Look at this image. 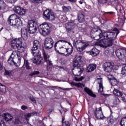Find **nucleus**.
<instances>
[{
	"instance_id": "nucleus-1",
	"label": "nucleus",
	"mask_w": 126,
	"mask_h": 126,
	"mask_svg": "<svg viewBox=\"0 0 126 126\" xmlns=\"http://www.w3.org/2000/svg\"><path fill=\"white\" fill-rule=\"evenodd\" d=\"M63 43H67V41L63 40H58L54 45L55 50L60 55L65 56L66 48L64 47Z\"/></svg>"
},
{
	"instance_id": "nucleus-2",
	"label": "nucleus",
	"mask_w": 126,
	"mask_h": 126,
	"mask_svg": "<svg viewBox=\"0 0 126 126\" xmlns=\"http://www.w3.org/2000/svg\"><path fill=\"white\" fill-rule=\"evenodd\" d=\"M89 45V43L87 42H83L81 40L76 38L73 40V46L76 49L78 52L81 53L87 48Z\"/></svg>"
},
{
	"instance_id": "nucleus-3",
	"label": "nucleus",
	"mask_w": 126,
	"mask_h": 126,
	"mask_svg": "<svg viewBox=\"0 0 126 126\" xmlns=\"http://www.w3.org/2000/svg\"><path fill=\"white\" fill-rule=\"evenodd\" d=\"M43 17L45 20H47V21H54L56 20L55 13L49 10H45L43 12Z\"/></svg>"
},
{
	"instance_id": "nucleus-4",
	"label": "nucleus",
	"mask_w": 126,
	"mask_h": 126,
	"mask_svg": "<svg viewBox=\"0 0 126 126\" xmlns=\"http://www.w3.org/2000/svg\"><path fill=\"white\" fill-rule=\"evenodd\" d=\"M39 32L43 36H47L50 32V27L49 24L44 23L39 26Z\"/></svg>"
},
{
	"instance_id": "nucleus-5",
	"label": "nucleus",
	"mask_w": 126,
	"mask_h": 126,
	"mask_svg": "<svg viewBox=\"0 0 126 126\" xmlns=\"http://www.w3.org/2000/svg\"><path fill=\"white\" fill-rule=\"evenodd\" d=\"M28 27H29V32L30 34H34L38 29V25L35 21L30 20L28 22Z\"/></svg>"
},
{
	"instance_id": "nucleus-6",
	"label": "nucleus",
	"mask_w": 126,
	"mask_h": 126,
	"mask_svg": "<svg viewBox=\"0 0 126 126\" xmlns=\"http://www.w3.org/2000/svg\"><path fill=\"white\" fill-rule=\"evenodd\" d=\"M95 35V36L93 37L94 40L98 41L100 39L103 38H104V32H102L101 30H97V29H93L91 31V33H94Z\"/></svg>"
},
{
	"instance_id": "nucleus-7",
	"label": "nucleus",
	"mask_w": 126,
	"mask_h": 126,
	"mask_svg": "<svg viewBox=\"0 0 126 126\" xmlns=\"http://www.w3.org/2000/svg\"><path fill=\"white\" fill-rule=\"evenodd\" d=\"M107 41L101 39L98 43L99 46L101 48H107V47H111L113 46V39H106Z\"/></svg>"
},
{
	"instance_id": "nucleus-8",
	"label": "nucleus",
	"mask_w": 126,
	"mask_h": 126,
	"mask_svg": "<svg viewBox=\"0 0 126 126\" xmlns=\"http://www.w3.org/2000/svg\"><path fill=\"white\" fill-rule=\"evenodd\" d=\"M94 115L97 120H104L105 118L104 115H103V112L102 111V107H101L98 108H96L94 110Z\"/></svg>"
},
{
	"instance_id": "nucleus-9",
	"label": "nucleus",
	"mask_w": 126,
	"mask_h": 126,
	"mask_svg": "<svg viewBox=\"0 0 126 126\" xmlns=\"http://www.w3.org/2000/svg\"><path fill=\"white\" fill-rule=\"evenodd\" d=\"M66 32L69 34H74L75 33V26L74 23L69 22L66 24L65 27Z\"/></svg>"
},
{
	"instance_id": "nucleus-10",
	"label": "nucleus",
	"mask_w": 126,
	"mask_h": 126,
	"mask_svg": "<svg viewBox=\"0 0 126 126\" xmlns=\"http://www.w3.org/2000/svg\"><path fill=\"white\" fill-rule=\"evenodd\" d=\"M44 44L46 50H51L54 47V40L51 37H47L45 38Z\"/></svg>"
},
{
	"instance_id": "nucleus-11",
	"label": "nucleus",
	"mask_w": 126,
	"mask_h": 126,
	"mask_svg": "<svg viewBox=\"0 0 126 126\" xmlns=\"http://www.w3.org/2000/svg\"><path fill=\"white\" fill-rule=\"evenodd\" d=\"M41 47V42L38 40H34L33 41V45L31 49L32 54H38L40 53L39 48Z\"/></svg>"
},
{
	"instance_id": "nucleus-12",
	"label": "nucleus",
	"mask_w": 126,
	"mask_h": 126,
	"mask_svg": "<svg viewBox=\"0 0 126 126\" xmlns=\"http://www.w3.org/2000/svg\"><path fill=\"white\" fill-rule=\"evenodd\" d=\"M116 55L119 60H124L126 58V49H119L116 51Z\"/></svg>"
},
{
	"instance_id": "nucleus-13",
	"label": "nucleus",
	"mask_w": 126,
	"mask_h": 126,
	"mask_svg": "<svg viewBox=\"0 0 126 126\" xmlns=\"http://www.w3.org/2000/svg\"><path fill=\"white\" fill-rule=\"evenodd\" d=\"M21 44H22V39L21 38L14 39L11 41V48L14 50H17V48Z\"/></svg>"
},
{
	"instance_id": "nucleus-14",
	"label": "nucleus",
	"mask_w": 126,
	"mask_h": 126,
	"mask_svg": "<svg viewBox=\"0 0 126 126\" xmlns=\"http://www.w3.org/2000/svg\"><path fill=\"white\" fill-rule=\"evenodd\" d=\"M34 56L33 58L32 59V61L33 63L35 64H40L42 63V57H41V53L38 52V53H32Z\"/></svg>"
},
{
	"instance_id": "nucleus-15",
	"label": "nucleus",
	"mask_w": 126,
	"mask_h": 126,
	"mask_svg": "<svg viewBox=\"0 0 126 126\" xmlns=\"http://www.w3.org/2000/svg\"><path fill=\"white\" fill-rule=\"evenodd\" d=\"M117 38L116 33L111 32H104V39L109 40H115Z\"/></svg>"
},
{
	"instance_id": "nucleus-16",
	"label": "nucleus",
	"mask_w": 126,
	"mask_h": 126,
	"mask_svg": "<svg viewBox=\"0 0 126 126\" xmlns=\"http://www.w3.org/2000/svg\"><path fill=\"white\" fill-rule=\"evenodd\" d=\"M43 60L45 63H46L47 66L49 67V66H51V65H53V63H52V61L50 60V55L48 54V53L45 52V50L43 51Z\"/></svg>"
},
{
	"instance_id": "nucleus-17",
	"label": "nucleus",
	"mask_w": 126,
	"mask_h": 126,
	"mask_svg": "<svg viewBox=\"0 0 126 126\" xmlns=\"http://www.w3.org/2000/svg\"><path fill=\"white\" fill-rule=\"evenodd\" d=\"M83 71H84L83 67H75L72 69V72L75 76L81 75Z\"/></svg>"
},
{
	"instance_id": "nucleus-18",
	"label": "nucleus",
	"mask_w": 126,
	"mask_h": 126,
	"mask_svg": "<svg viewBox=\"0 0 126 126\" xmlns=\"http://www.w3.org/2000/svg\"><path fill=\"white\" fill-rule=\"evenodd\" d=\"M114 63H105L103 65L104 70L106 72H111L114 69Z\"/></svg>"
},
{
	"instance_id": "nucleus-19",
	"label": "nucleus",
	"mask_w": 126,
	"mask_h": 126,
	"mask_svg": "<svg viewBox=\"0 0 126 126\" xmlns=\"http://www.w3.org/2000/svg\"><path fill=\"white\" fill-rule=\"evenodd\" d=\"M14 12L19 15H25L26 13V10L20 6H16L14 9Z\"/></svg>"
},
{
	"instance_id": "nucleus-20",
	"label": "nucleus",
	"mask_w": 126,
	"mask_h": 126,
	"mask_svg": "<svg viewBox=\"0 0 126 126\" xmlns=\"http://www.w3.org/2000/svg\"><path fill=\"white\" fill-rule=\"evenodd\" d=\"M21 36L22 38L25 41L28 39V29L26 27H23L21 29Z\"/></svg>"
},
{
	"instance_id": "nucleus-21",
	"label": "nucleus",
	"mask_w": 126,
	"mask_h": 126,
	"mask_svg": "<svg viewBox=\"0 0 126 126\" xmlns=\"http://www.w3.org/2000/svg\"><path fill=\"white\" fill-rule=\"evenodd\" d=\"M17 53L18 52L16 51H13L11 56H10V58L8 60V63L9 64H10V65H14V64H15V62H14V61H13V59H14L15 56H17Z\"/></svg>"
},
{
	"instance_id": "nucleus-22",
	"label": "nucleus",
	"mask_w": 126,
	"mask_h": 126,
	"mask_svg": "<svg viewBox=\"0 0 126 126\" xmlns=\"http://www.w3.org/2000/svg\"><path fill=\"white\" fill-rule=\"evenodd\" d=\"M7 23L10 25V26H13V27H17L18 28L21 25L20 22H18V20H7Z\"/></svg>"
},
{
	"instance_id": "nucleus-23",
	"label": "nucleus",
	"mask_w": 126,
	"mask_h": 126,
	"mask_svg": "<svg viewBox=\"0 0 126 126\" xmlns=\"http://www.w3.org/2000/svg\"><path fill=\"white\" fill-rule=\"evenodd\" d=\"M108 76L109 82L111 83L112 86H115V85H117L119 84V81H118L117 79L114 78V76H113V75L109 74L108 75Z\"/></svg>"
},
{
	"instance_id": "nucleus-24",
	"label": "nucleus",
	"mask_w": 126,
	"mask_h": 126,
	"mask_svg": "<svg viewBox=\"0 0 126 126\" xmlns=\"http://www.w3.org/2000/svg\"><path fill=\"white\" fill-rule=\"evenodd\" d=\"M78 20L80 23L84 22L85 19L84 18V12L83 11H79L78 14Z\"/></svg>"
},
{
	"instance_id": "nucleus-25",
	"label": "nucleus",
	"mask_w": 126,
	"mask_h": 126,
	"mask_svg": "<svg viewBox=\"0 0 126 126\" xmlns=\"http://www.w3.org/2000/svg\"><path fill=\"white\" fill-rule=\"evenodd\" d=\"M67 43L68 44L69 46H70L71 48H66L65 53H67V54H65V57H68V56H70V55H71L73 52V47H72L71 43L68 42H67Z\"/></svg>"
},
{
	"instance_id": "nucleus-26",
	"label": "nucleus",
	"mask_w": 126,
	"mask_h": 126,
	"mask_svg": "<svg viewBox=\"0 0 126 126\" xmlns=\"http://www.w3.org/2000/svg\"><path fill=\"white\" fill-rule=\"evenodd\" d=\"M0 11L2 12L6 11V4H5L3 0H0Z\"/></svg>"
},
{
	"instance_id": "nucleus-27",
	"label": "nucleus",
	"mask_w": 126,
	"mask_h": 126,
	"mask_svg": "<svg viewBox=\"0 0 126 126\" xmlns=\"http://www.w3.org/2000/svg\"><path fill=\"white\" fill-rule=\"evenodd\" d=\"M99 54H100V51L95 47H94L90 52V54L91 55L92 57H96L98 56Z\"/></svg>"
},
{
	"instance_id": "nucleus-28",
	"label": "nucleus",
	"mask_w": 126,
	"mask_h": 126,
	"mask_svg": "<svg viewBox=\"0 0 126 126\" xmlns=\"http://www.w3.org/2000/svg\"><path fill=\"white\" fill-rule=\"evenodd\" d=\"M97 65L95 63L90 64L87 68V70L88 72H91V71H94L96 69Z\"/></svg>"
},
{
	"instance_id": "nucleus-29",
	"label": "nucleus",
	"mask_w": 126,
	"mask_h": 126,
	"mask_svg": "<svg viewBox=\"0 0 126 126\" xmlns=\"http://www.w3.org/2000/svg\"><path fill=\"white\" fill-rule=\"evenodd\" d=\"M98 83L99 84V89L98 90V92L99 93H102L104 91V87H103V82L102 81V78H97Z\"/></svg>"
},
{
	"instance_id": "nucleus-30",
	"label": "nucleus",
	"mask_w": 126,
	"mask_h": 126,
	"mask_svg": "<svg viewBox=\"0 0 126 126\" xmlns=\"http://www.w3.org/2000/svg\"><path fill=\"white\" fill-rule=\"evenodd\" d=\"M84 90L86 93L89 95V96H91L92 97H94V98L96 97V94H94L93 92L89 89V88L86 87L85 88Z\"/></svg>"
},
{
	"instance_id": "nucleus-31",
	"label": "nucleus",
	"mask_w": 126,
	"mask_h": 126,
	"mask_svg": "<svg viewBox=\"0 0 126 126\" xmlns=\"http://www.w3.org/2000/svg\"><path fill=\"white\" fill-rule=\"evenodd\" d=\"M8 19H9V20H17V19H18V20L20 21V17H18L17 15L15 14L10 15L8 17Z\"/></svg>"
},
{
	"instance_id": "nucleus-32",
	"label": "nucleus",
	"mask_w": 126,
	"mask_h": 126,
	"mask_svg": "<svg viewBox=\"0 0 126 126\" xmlns=\"http://www.w3.org/2000/svg\"><path fill=\"white\" fill-rule=\"evenodd\" d=\"M4 120L6 122H9V121H11L13 119V117L8 113L4 114Z\"/></svg>"
},
{
	"instance_id": "nucleus-33",
	"label": "nucleus",
	"mask_w": 126,
	"mask_h": 126,
	"mask_svg": "<svg viewBox=\"0 0 126 126\" xmlns=\"http://www.w3.org/2000/svg\"><path fill=\"white\" fill-rule=\"evenodd\" d=\"M113 94L118 97H122L123 96V93L122 92L119 91L118 90L116 89H115L113 91Z\"/></svg>"
},
{
	"instance_id": "nucleus-34",
	"label": "nucleus",
	"mask_w": 126,
	"mask_h": 126,
	"mask_svg": "<svg viewBox=\"0 0 126 126\" xmlns=\"http://www.w3.org/2000/svg\"><path fill=\"white\" fill-rule=\"evenodd\" d=\"M65 119V118H64V116H63L62 121L63 125L64 126H70V123H69V122H68V121H65L64 122Z\"/></svg>"
},
{
	"instance_id": "nucleus-35",
	"label": "nucleus",
	"mask_w": 126,
	"mask_h": 126,
	"mask_svg": "<svg viewBox=\"0 0 126 126\" xmlns=\"http://www.w3.org/2000/svg\"><path fill=\"white\" fill-rule=\"evenodd\" d=\"M17 50H18V52L19 53H23L24 51H25V48L24 47L21 46L20 45L18 46V47L17 48Z\"/></svg>"
},
{
	"instance_id": "nucleus-36",
	"label": "nucleus",
	"mask_w": 126,
	"mask_h": 126,
	"mask_svg": "<svg viewBox=\"0 0 126 126\" xmlns=\"http://www.w3.org/2000/svg\"><path fill=\"white\" fill-rule=\"evenodd\" d=\"M62 8L64 12H68V11H69V10L71 9V7L68 6H63Z\"/></svg>"
},
{
	"instance_id": "nucleus-37",
	"label": "nucleus",
	"mask_w": 126,
	"mask_h": 126,
	"mask_svg": "<svg viewBox=\"0 0 126 126\" xmlns=\"http://www.w3.org/2000/svg\"><path fill=\"white\" fill-rule=\"evenodd\" d=\"M73 66L74 67H82V66L80 65V64H79V62L75 60V59L73 62Z\"/></svg>"
},
{
	"instance_id": "nucleus-38",
	"label": "nucleus",
	"mask_w": 126,
	"mask_h": 126,
	"mask_svg": "<svg viewBox=\"0 0 126 126\" xmlns=\"http://www.w3.org/2000/svg\"><path fill=\"white\" fill-rule=\"evenodd\" d=\"M121 126H126V117H124L120 122Z\"/></svg>"
},
{
	"instance_id": "nucleus-39",
	"label": "nucleus",
	"mask_w": 126,
	"mask_h": 126,
	"mask_svg": "<svg viewBox=\"0 0 126 126\" xmlns=\"http://www.w3.org/2000/svg\"><path fill=\"white\" fill-rule=\"evenodd\" d=\"M24 65L26 66L27 69H31V67L29 65L28 61L24 60Z\"/></svg>"
},
{
	"instance_id": "nucleus-40",
	"label": "nucleus",
	"mask_w": 126,
	"mask_h": 126,
	"mask_svg": "<svg viewBox=\"0 0 126 126\" xmlns=\"http://www.w3.org/2000/svg\"><path fill=\"white\" fill-rule=\"evenodd\" d=\"M107 122L109 125H112V124H114L115 122V120L113 118H111L110 117H108L107 118Z\"/></svg>"
},
{
	"instance_id": "nucleus-41",
	"label": "nucleus",
	"mask_w": 126,
	"mask_h": 126,
	"mask_svg": "<svg viewBox=\"0 0 126 126\" xmlns=\"http://www.w3.org/2000/svg\"><path fill=\"white\" fill-rule=\"evenodd\" d=\"M112 0H101V3H106L107 5L111 4Z\"/></svg>"
},
{
	"instance_id": "nucleus-42",
	"label": "nucleus",
	"mask_w": 126,
	"mask_h": 126,
	"mask_svg": "<svg viewBox=\"0 0 126 126\" xmlns=\"http://www.w3.org/2000/svg\"><path fill=\"white\" fill-rule=\"evenodd\" d=\"M116 9L118 11H122L123 9H124V7L121 5H118L117 6Z\"/></svg>"
},
{
	"instance_id": "nucleus-43",
	"label": "nucleus",
	"mask_w": 126,
	"mask_h": 126,
	"mask_svg": "<svg viewBox=\"0 0 126 126\" xmlns=\"http://www.w3.org/2000/svg\"><path fill=\"white\" fill-rule=\"evenodd\" d=\"M75 60L77 61V62H78L79 63L81 62V60H82V56H77L75 59Z\"/></svg>"
},
{
	"instance_id": "nucleus-44",
	"label": "nucleus",
	"mask_w": 126,
	"mask_h": 126,
	"mask_svg": "<svg viewBox=\"0 0 126 126\" xmlns=\"http://www.w3.org/2000/svg\"><path fill=\"white\" fill-rule=\"evenodd\" d=\"M76 87L78 88H82L83 87H85V85L84 84L81 83H77Z\"/></svg>"
},
{
	"instance_id": "nucleus-45",
	"label": "nucleus",
	"mask_w": 126,
	"mask_h": 126,
	"mask_svg": "<svg viewBox=\"0 0 126 126\" xmlns=\"http://www.w3.org/2000/svg\"><path fill=\"white\" fill-rule=\"evenodd\" d=\"M38 74H40V72H39V71H33L30 75H31V76H33V75H37Z\"/></svg>"
},
{
	"instance_id": "nucleus-46",
	"label": "nucleus",
	"mask_w": 126,
	"mask_h": 126,
	"mask_svg": "<svg viewBox=\"0 0 126 126\" xmlns=\"http://www.w3.org/2000/svg\"><path fill=\"white\" fill-rule=\"evenodd\" d=\"M85 77L82 76L81 77L78 78L77 77H75V81H82L83 80V79L85 78Z\"/></svg>"
},
{
	"instance_id": "nucleus-47",
	"label": "nucleus",
	"mask_w": 126,
	"mask_h": 126,
	"mask_svg": "<svg viewBox=\"0 0 126 126\" xmlns=\"http://www.w3.org/2000/svg\"><path fill=\"white\" fill-rule=\"evenodd\" d=\"M122 73L123 75L126 74V66H125L122 67Z\"/></svg>"
},
{
	"instance_id": "nucleus-48",
	"label": "nucleus",
	"mask_w": 126,
	"mask_h": 126,
	"mask_svg": "<svg viewBox=\"0 0 126 126\" xmlns=\"http://www.w3.org/2000/svg\"><path fill=\"white\" fill-rule=\"evenodd\" d=\"M11 72L10 71L5 70V72H4L5 75H8V76H10V75H11Z\"/></svg>"
},
{
	"instance_id": "nucleus-49",
	"label": "nucleus",
	"mask_w": 126,
	"mask_h": 126,
	"mask_svg": "<svg viewBox=\"0 0 126 126\" xmlns=\"http://www.w3.org/2000/svg\"><path fill=\"white\" fill-rule=\"evenodd\" d=\"M30 99L32 101V102H33V103H34V104H36L37 103V101L36 100V99L34 98V97L32 96V97H30Z\"/></svg>"
},
{
	"instance_id": "nucleus-50",
	"label": "nucleus",
	"mask_w": 126,
	"mask_h": 126,
	"mask_svg": "<svg viewBox=\"0 0 126 126\" xmlns=\"http://www.w3.org/2000/svg\"><path fill=\"white\" fill-rule=\"evenodd\" d=\"M36 114H37V113H36L35 112H33L31 113H29L27 114V117L30 118V117H31V116H33V115H36Z\"/></svg>"
},
{
	"instance_id": "nucleus-51",
	"label": "nucleus",
	"mask_w": 126,
	"mask_h": 126,
	"mask_svg": "<svg viewBox=\"0 0 126 126\" xmlns=\"http://www.w3.org/2000/svg\"><path fill=\"white\" fill-rule=\"evenodd\" d=\"M113 31H115L116 32V36H118L119 33H120V32H119V30H118V29L117 28H114V29L113 30Z\"/></svg>"
},
{
	"instance_id": "nucleus-52",
	"label": "nucleus",
	"mask_w": 126,
	"mask_h": 126,
	"mask_svg": "<svg viewBox=\"0 0 126 126\" xmlns=\"http://www.w3.org/2000/svg\"><path fill=\"white\" fill-rule=\"evenodd\" d=\"M35 3H42L43 2V0H33Z\"/></svg>"
},
{
	"instance_id": "nucleus-53",
	"label": "nucleus",
	"mask_w": 126,
	"mask_h": 126,
	"mask_svg": "<svg viewBox=\"0 0 126 126\" xmlns=\"http://www.w3.org/2000/svg\"><path fill=\"white\" fill-rule=\"evenodd\" d=\"M20 52L17 53V57L18 58L19 61L21 60V55L20 53Z\"/></svg>"
},
{
	"instance_id": "nucleus-54",
	"label": "nucleus",
	"mask_w": 126,
	"mask_h": 126,
	"mask_svg": "<svg viewBox=\"0 0 126 126\" xmlns=\"http://www.w3.org/2000/svg\"><path fill=\"white\" fill-rule=\"evenodd\" d=\"M21 109H22V110H27V109H28V107H27L25 105H22L21 106Z\"/></svg>"
},
{
	"instance_id": "nucleus-55",
	"label": "nucleus",
	"mask_w": 126,
	"mask_h": 126,
	"mask_svg": "<svg viewBox=\"0 0 126 126\" xmlns=\"http://www.w3.org/2000/svg\"><path fill=\"white\" fill-rule=\"evenodd\" d=\"M15 124H20V120H19V119L18 118H16L15 119Z\"/></svg>"
},
{
	"instance_id": "nucleus-56",
	"label": "nucleus",
	"mask_w": 126,
	"mask_h": 126,
	"mask_svg": "<svg viewBox=\"0 0 126 126\" xmlns=\"http://www.w3.org/2000/svg\"><path fill=\"white\" fill-rule=\"evenodd\" d=\"M71 3H75L77 0H68Z\"/></svg>"
},
{
	"instance_id": "nucleus-57",
	"label": "nucleus",
	"mask_w": 126,
	"mask_h": 126,
	"mask_svg": "<svg viewBox=\"0 0 126 126\" xmlns=\"http://www.w3.org/2000/svg\"><path fill=\"white\" fill-rule=\"evenodd\" d=\"M77 83H75V82H71V83H70V84H71V85H72V86H76Z\"/></svg>"
},
{
	"instance_id": "nucleus-58",
	"label": "nucleus",
	"mask_w": 126,
	"mask_h": 126,
	"mask_svg": "<svg viewBox=\"0 0 126 126\" xmlns=\"http://www.w3.org/2000/svg\"><path fill=\"white\" fill-rule=\"evenodd\" d=\"M0 126H5V123H4V121H2V122L0 124Z\"/></svg>"
},
{
	"instance_id": "nucleus-59",
	"label": "nucleus",
	"mask_w": 126,
	"mask_h": 126,
	"mask_svg": "<svg viewBox=\"0 0 126 126\" xmlns=\"http://www.w3.org/2000/svg\"><path fill=\"white\" fill-rule=\"evenodd\" d=\"M83 2H84V0H81L79 1V3L80 4H82L83 3Z\"/></svg>"
},
{
	"instance_id": "nucleus-60",
	"label": "nucleus",
	"mask_w": 126,
	"mask_h": 126,
	"mask_svg": "<svg viewBox=\"0 0 126 126\" xmlns=\"http://www.w3.org/2000/svg\"><path fill=\"white\" fill-rule=\"evenodd\" d=\"M105 13L112 15V14H114V12H105Z\"/></svg>"
},
{
	"instance_id": "nucleus-61",
	"label": "nucleus",
	"mask_w": 126,
	"mask_h": 126,
	"mask_svg": "<svg viewBox=\"0 0 126 126\" xmlns=\"http://www.w3.org/2000/svg\"><path fill=\"white\" fill-rule=\"evenodd\" d=\"M48 113H52L53 112V109L50 108V109H48Z\"/></svg>"
},
{
	"instance_id": "nucleus-62",
	"label": "nucleus",
	"mask_w": 126,
	"mask_h": 126,
	"mask_svg": "<svg viewBox=\"0 0 126 126\" xmlns=\"http://www.w3.org/2000/svg\"><path fill=\"white\" fill-rule=\"evenodd\" d=\"M122 100L123 102H126V98H125V97H122Z\"/></svg>"
},
{
	"instance_id": "nucleus-63",
	"label": "nucleus",
	"mask_w": 126,
	"mask_h": 126,
	"mask_svg": "<svg viewBox=\"0 0 126 126\" xmlns=\"http://www.w3.org/2000/svg\"><path fill=\"white\" fill-rule=\"evenodd\" d=\"M0 70H2V65L0 63Z\"/></svg>"
},
{
	"instance_id": "nucleus-64",
	"label": "nucleus",
	"mask_w": 126,
	"mask_h": 126,
	"mask_svg": "<svg viewBox=\"0 0 126 126\" xmlns=\"http://www.w3.org/2000/svg\"><path fill=\"white\" fill-rule=\"evenodd\" d=\"M12 2H15V1H17V0H10Z\"/></svg>"
}]
</instances>
